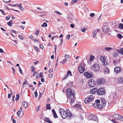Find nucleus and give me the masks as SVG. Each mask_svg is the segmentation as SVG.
I'll return each instance as SVG.
<instances>
[{
    "mask_svg": "<svg viewBox=\"0 0 123 123\" xmlns=\"http://www.w3.org/2000/svg\"><path fill=\"white\" fill-rule=\"evenodd\" d=\"M91 69L94 71L97 72L100 69L99 65L97 64H93L91 66Z\"/></svg>",
    "mask_w": 123,
    "mask_h": 123,
    "instance_id": "obj_1",
    "label": "nucleus"
},
{
    "mask_svg": "<svg viewBox=\"0 0 123 123\" xmlns=\"http://www.w3.org/2000/svg\"><path fill=\"white\" fill-rule=\"evenodd\" d=\"M66 91L68 97L70 98L72 95L73 96L74 98L75 97V94L74 93H73L72 90L71 89H67Z\"/></svg>",
    "mask_w": 123,
    "mask_h": 123,
    "instance_id": "obj_2",
    "label": "nucleus"
},
{
    "mask_svg": "<svg viewBox=\"0 0 123 123\" xmlns=\"http://www.w3.org/2000/svg\"><path fill=\"white\" fill-rule=\"evenodd\" d=\"M113 117L115 119L121 121H123V117L120 115L115 114L113 115Z\"/></svg>",
    "mask_w": 123,
    "mask_h": 123,
    "instance_id": "obj_3",
    "label": "nucleus"
},
{
    "mask_svg": "<svg viewBox=\"0 0 123 123\" xmlns=\"http://www.w3.org/2000/svg\"><path fill=\"white\" fill-rule=\"evenodd\" d=\"M93 99V96L91 95L85 98L84 101L85 103H88L92 101Z\"/></svg>",
    "mask_w": 123,
    "mask_h": 123,
    "instance_id": "obj_4",
    "label": "nucleus"
},
{
    "mask_svg": "<svg viewBox=\"0 0 123 123\" xmlns=\"http://www.w3.org/2000/svg\"><path fill=\"white\" fill-rule=\"evenodd\" d=\"M105 90L103 88H100L98 89L97 91V93L98 95H103L105 94Z\"/></svg>",
    "mask_w": 123,
    "mask_h": 123,
    "instance_id": "obj_5",
    "label": "nucleus"
},
{
    "mask_svg": "<svg viewBox=\"0 0 123 123\" xmlns=\"http://www.w3.org/2000/svg\"><path fill=\"white\" fill-rule=\"evenodd\" d=\"M109 29V28L107 26L103 25L102 27V30L104 33L107 34L108 33Z\"/></svg>",
    "mask_w": 123,
    "mask_h": 123,
    "instance_id": "obj_6",
    "label": "nucleus"
},
{
    "mask_svg": "<svg viewBox=\"0 0 123 123\" xmlns=\"http://www.w3.org/2000/svg\"><path fill=\"white\" fill-rule=\"evenodd\" d=\"M89 86L91 87H93L96 84V82L93 79L90 80L88 82Z\"/></svg>",
    "mask_w": 123,
    "mask_h": 123,
    "instance_id": "obj_7",
    "label": "nucleus"
},
{
    "mask_svg": "<svg viewBox=\"0 0 123 123\" xmlns=\"http://www.w3.org/2000/svg\"><path fill=\"white\" fill-rule=\"evenodd\" d=\"M85 76L87 78H90L92 77L93 76V74L91 73H89L88 72H85L84 73Z\"/></svg>",
    "mask_w": 123,
    "mask_h": 123,
    "instance_id": "obj_8",
    "label": "nucleus"
},
{
    "mask_svg": "<svg viewBox=\"0 0 123 123\" xmlns=\"http://www.w3.org/2000/svg\"><path fill=\"white\" fill-rule=\"evenodd\" d=\"M100 60L102 62L103 65H105L107 64V62L105 60V58L104 57H101L100 58Z\"/></svg>",
    "mask_w": 123,
    "mask_h": 123,
    "instance_id": "obj_9",
    "label": "nucleus"
},
{
    "mask_svg": "<svg viewBox=\"0 0 123 123\" xmlns=\"http://www.w3.org/2000/svg\"><path fill=\"white\" fill-rule=\"evenodd\" d=\"M78 70L80 73H82L85 71V67H83L81 66L80 65Z\"/></svg>",
    "mask_w": 123,
    "mask_h": 123,
    "instance_id": "obj_10",
    "label": "nucleus"
},
{
    "mask_svg": "<svg viewBox=\"0 0 123 123\" xmlns=\"http://www.w3.org/2000/svg\"><path fill=\"white\" fill-rule=\"evenodd\" d=\"M114 70L116 73H118L121 71V68L120 67H116L115 68Z\"/></svg>",
    "mask_w": 123,
    "mask_h": 123,
    "instance_id": "obj_11",
    "label": "nucleus"
},
{
    "mask_svg": "<svg viewBox=\"0 0 123 123\" xmlns=\"http://www.w3.org/2000/svg\"><path fill=\"white\" fill-rule=\"evenodd\" d=\"M97 117L95 116H90L88 117V119L90 120H94L95 121L97 119Z\"/></svg>",
    "mask_w": 123,
    "mask_h": 123,
    "instance_id": "obj_12",
    "label": "nucleus"
},
{
    "mask_svg": "<svg viewBox=\"0 0 123 123\" xmlns=\"http://www.w3.org/2000/svg\"><path fill=\"white\" fill-rule=\"evenodd\" d=\"M97 90V88H94L93 89L91 90L90 91V93L92 94H95Z\"/></svg>",
    "mask_w": 123,
    "mask_h": 123,
    "instance_id": "obj_13",
    "label": "nucleus"
},
{
    "mask_svg": "<svg viewBox=\"0 0 123 123\" xmlns=\"http://www.w3.org/2000/svg\"><path fill=\"white\" fill-rule=\"evenodd\" d=\"M101 103L103 105V106H105L106 104V101L104 98H101Z\"/></svg>",
    "mask_w": 123,
    "mask_h": 123,
    "instance_id": "obj_14",
    "label": "nucleus"
},
{
    "mask_svg": "<svg viewBox=\"0 0 123 123\" xmlns=\"http://www.w3.org/2000/svg\"><path fill=\"white\" fill-rule=\"evenodd\" d=\"M104 81V80L101 79H98L97 81V84L98 85H101L103 83Z\"/></svg>",
    "mask_w": 123,
    "mask_h": 123,
    "instance_id": "obj_15",
    "label": "nucleus"
},
{
    "mask_svg": "<svg viewBox=\"0 0 123 123\" xmlns=\"http://www.w3.org/2000/svg\"><path fill=\"white\" fill-rule=\"evenodd\" d=\"M66 112L67 113V116L69 117H70L72 116V114L69 110L68 109H66Z\"/></svg>",
    "mask_w": 123,
    "mask_h": 123,
    "instance_id": "obj_16",
    "label": "nucleus"
},
{
    "mask_svg": "<svg viewBox=\"0 0 123 123\" xmlns=\"http://www.w3.org/2000/svg\"><path fill=\"white\" fill-rule=\"evenodd\" d=\"M109 69L107 67H105L104 69V73L105 74H107L109 73Z\"/></svg>",
    "mask_w": 123,
    "mask_h": 123,
    "instance_id": "obj_17",
    "label": "nucleus"
},
{
    "mask_svg": "<svg viewBox=\"0 0 123 123\" xmlns=\"http://www.w3.org/2000/svg\"><path fill=\"white\" fill-rule=\"evenodd\" d=\"M59 112L60 113L61 116L63 115V114H64L65 111H64L63 109H60L59 110Z\"/></svg>",
    "mask_w": 123,
    "mask_h": 123,
    "instance_id": "obj_18",
    "label": "nucleus"
},
{
    "mask_svg": "<svg viewBox=\"0 0 123 123\" xmlns=\"http://www.w3.org/2000/svg\"><path fill=\"white\" fill-rule=\"evenodd\" d=\"M44 120L45 122H48L49 123H52V121H50L49 118H47L46 117H45Z\"/></svg>",
    "mask_w": 123,
    "mask_h": 123,
    "instance_id": "obj_19",
    "label": "nucleus"
},
{
    "mask_svg": "<svg viewBox=\"0 0 123 123\" xmlns=\"http://www.w3.org/2000/svg\"><path fill=\"white\" fill-rule=\"evenodd\" d=\"M22 105L25 108H26L28 106V103L25 101H23L22 103Z\"/></svg>",
    "mask_w": 123,
    "mask_h": 123,
    "instance_id": "obj_20",
    "label": "nucleus"
},
{
    "mask_svg": "<svg viewBox=\"0 0 123 123\" xmlns=\"http://www.w3.org/2000/svg\"><path fill=\"white\" fill-rule=\"evenodd\" d=\"M104 106H103V104L102 105V104H98L97 108L100 109H102L103 108Z\"/></svg>",
    "mask_w": 123,
    "mask_h": 123,
    "instance_id": "obj_21",
    "label": "nucleus"
},
{
    "mask_svg": "<svg viewBox=\"0 0 123 123\" xmlns=\"http://www.w3.org/2000/svg\"><path fill=\"white\" fill-rule=\"evenodd\" d=\"M67 113H66V111L64 114H63L61 116L62 117L63 119H65L67 117Z\"/></svg>",
    "mask_w": 123,
    "mask_h": 123,
    "instance_id": "obj_22",
    "label": "nucleus"
},
{
    "mask_svg": "<svg viewBox=\"0 0 123 123\" xmlns=\"http://www.w3.org/2000/svg\"><path fill=\"white\" fill-rule=\"evenodd\" d=\"M94 58V56H92V55H90V57L89 61H90L91 62Z\"/></svg>",
    "mask_w": 123,
    "mask_h": 123,
    "instance_id": "obj_23",
    "label": "nucleus"
},
{
    "mask_svg": "<svg viewBox=\"0 0 123 123\" xmlns=\"http://www.w3.org/2000/svg\"><path fill=\"white\" fill-rule=\"evenodd\" d=\"M118 81L120 83H123V79L122 78H120L118 79Z\"/></svg>",
    "mask_w": 123,
    "mask_h": 123,
    "instance_id": "obj_24",
    "label": "nucleus"
},
{
    "mask_svg": "<svg viewBox=\"0 0 123 123\" xmlns=\"http://www.w3.org/2000/svg\"><path fill=\"white\" fill-rule=\"evenodd\" d=\"M46 107L47 109L50 110L51 108V107L50 106V105L49 104H47L46 105Z\"/></svg>",
    "mask_w": 123,
    "mask_h": 123,
    "instance_id": "obj_25",
    "label": "nucleus"
},
{
    "mask_svg": "<svg viewBox=\"0 0 123 123\" xmlns=\"http://www.w3.org/2000/svg\"><path fill=\"white\" fill-rule=\"evenodd\" d=\"M118 52H119L121 54L123 55V48H121L120 50H118Z\"/></svg>",
    "mask_w": 123,
    "mask_h": 123,
    "instance_id": "obj_26",
    "label": "nucleus"
},
{
    "mask_svg": "<svg viewBox=\"0 0 123 123\" xmlns=\"http://www.w3.org/2000/svg\"><path fill=\"white\" fill-rule=\"evenodd\" d=\"M105 49L107 50L110 51L112 49V48L109 47H106L105 48Z\"/></svg>",
    "mask_w": 123,
    "mask_h": 123,
    "instance_id": "obj_27",
    "label": "nucleus"
},
{
    "mask_svg": "<svg viewBox=\"0 0 123 123\" xmlns=\"http://www.w3.org/2000/svg\"><path fill=\"white\" fill-rule=\"evenodd\" d=\"M27 84H29V83H27V82L26 80H25V81L23 82V84L22 87H25L24 85H27Z\"/></svg>",
    "mask_w": 123,
    "mask_h": 123,
    "instance_id": "obj_28",
    "label": "nucleus"
},
{
    "mask_svg": "<svg viewBox=\"0 0 123 123\" xmlns=\"http://www.w3.org/2000/svg\"><path fill=\"white\" fill-rule=\"evenodd\" d=\"M99 104L96 103H94L93 105V106L94 107L97 108Z\"/></svg>",
    "mask_w": 123,
    "mask_h": 123,
    "instance_id": "obj_29",
    "label": "nucleus"
},
{
    "mask_svg": "<svg viewBox=\"0 0 123 123\" xmlns=\"http://www.w3.org/2000/svg\"><path fill=\"white\" fill-rule=\"evenodd\" d=\"M21 4L19 5H18V6L19 7V9L22 10H24V8L21 6Z\"/></svg>",
    "mask_w": 123,
    "mask_h": 123,
    "instance_id": "obj_30",
    "label": "nucleus"
},
{
    "mask_svg": "<svg viewBox=\"0 0 123 123\" xmlns=\"http://www.w3.org/2000/svg\"><path fill=\"white\" fill-rule=\"evenodd\" d=\"M119 28H120L121 29H123V24L122 23L120 24Z\"/></svg>",
    "mask_w": 123,
    "mask_h": 123,
    "instance_id": "obj_31",
    "label": "nucleus"
},
{
    "mask_svg": "<svg viewBox=\"0 0 123 123\" xmlns=\"http://www.w3.org/2000/svg\"><path fill=\"white\" fill-rule=\"evenodd\" d=\"M117 37L120 39H121L123 37L121 34H117Z\"/></svg>",
    "mask_w": 123,
    "mask_h": 123,
    "instance_id": "obj_32",
    "label": "nucleus"
},
{
    "mask_svg": "<svg viewBox=\"0 0 123 123\" xmlns=\"http://www.w3.org/2000/svg\"><path fill=\"white\" fill-rule=\"evenodd\" d=\"M67 74L68 75L71 76L72 75V74H71V71L70 70H68V72Z\"/></svg>",
    "mask_w": 123,
    "mask_h": 123,
    "instance_id": "obj_33",
    "label": "nucleus"
},
{
    "mask_svg": "<svg viewBox=\"0 0 123 123\" xmlns=\"http://www.w3.org/2000/svg\"><path fill=\"white\" fill-rule=\"evenodd\" d=\"M75 106L78 108H81V106L79 104H76L75 105Z\"/></svg>",
    "mask_w": 123,
    "mask_h": 123,
    "instance_id": "obj_34",
    "label": "nucleus"
},
{
    "mask_svg": "<svg viewBox=\"0 0 123 123\" xmlns=\"http://www.w3.org/2000/svg\"><path fill=\"white\" fill-rule=\"evenodd\" d=\"M47 26V24L45 23L44 22V23L43 25H41L42 27H46Z\"/></svg>",
    "mask_w": 123,
    "mask_h": 123,
    "instance_id": "obj_35",
    "label": "nucleus"
},
{
    "mask_svg": "<svg viewBox=\"0 0 123 123\" xmlns=\"http://www.w3.org/2000/svg\"><path fill=\"white\" fill-rule=\"evenodd\" d=\"M93 36L94 37H96V31H95L93 32Z\"/></svg>",
    "mask_w": 123,
    "mask_h": 123,
    "instance_id": "obj_36",
    "label": "nucleus"
},
{
    "mask_svg": "<svg viewBox=\"0 0 123 123\" xmlns=\"http://www.w3.org/2000/svg\"><path fill=\"white\" fill-rule=\"evenodd\" d=\"M79 65H80V66H81L82 67H84L86 66V64L84 63V62H83V63H80Z\"/></svg>",
    "mask_w": 123,
    "mask_h": 123,
    "instance_id": "obj_37",
    "label": "nucleus"
},
{
    "mask_svg": "<svg viewBox=\"0 0 123 123\" xmlns=\"http://www.w3.org/2000/svg\"><path fill=\"white\" fill-rule=\"evenodd\" d=\"M65 58H66L67 59H69L70 58V57L68 55H67L66 54H65Z\"/></svg>",
    "mask_w": 123,
    "mask_h": 123,
    "instance_id": "obj_38",
    "label": "nucleus"
},
{
    "mask_svg": "<svg viewBox=\"0 0 123 123\" xmlns=\"http://www.w3.org/2000/svg\"><path fill=\"white\" fill-rule=\"evenodd\" d=\"M70 101L71 103H74V100L73 98H71L70 99Z\"/></svg>",
    "mask_w": 123,
    "mask_h": 123,
    "instance_id": "obj_39",
    "label": "nucleus"
},
{
    "mask_svg": "<svg viewBox=\"0 0 123 123\" xmlns=\"http://www.w3.org/2000/svg\"><path fill=\"white\" fill-rule=\"evenodd\" d=\"M34 47L36 50L38 52L39 51V49L35 46H34Z\"/></svg>",
    "mask_w": 123,
    "mask_h": 123,
    "instance_id": "obj_40",
    "label": "nucleus"
},
{
    "mask_svg": "<svg viewBox=\"0 0 123 123\" xmlns=\"http://www.w3.org/2000/svg\"><path fill=\"white\" fill-rule=\"evenodd\" d=\"M20 113L19 112V111H18L17 113V115H18V117H21L23 115H22L21 116L20 115Z\"/></svg>",
    "mask_w": 123,
    "mask_h": 123,
    "instance_id": "obj_41",
    "label": "nucleus"
},
{
    "mask_svg": "<svg viewBox=\"0 0 123 123\" xmlns=\"http://www.w3.org/2000/svg\"><path fill=\"white\" fill-rule=\"evenodd\" d=\"M34 67L33 66H31V71H32V72H33L34 71Z\"/></svg>",
    "mask_w": 123,
    "mask_h": 123,
    "instance_id": "obj_42",
    "label": "nucleus"
},
{
    "mask_svg": "<svg viewBox=\"0 0 123 123\" xmlns=\"http://www.w3.org/2000/svg\"><path fill=\"white\" fill-rule=\"evenodd\" d=\"M65 63V61H64V59H63L62 61H61L60 63L62 64H63Z\"/></svg>",
    "mask_w": 123,
    "mask_h": 123,
    "instance_id": "obj_43",
    "label": "nucleus"
},
{
    "mask_svg": "<svg viewBox=\"0 0 123 123\" xmlns=\"http://www.w3.org/2000/svg\"><path fill=\"white\" fill-rule=\"evenodd\" d=\"M65 63V61H64V59H63L62 61H61L60 63L62 64H63Z\"/></svg>",
    "mask_w": 123,
    "mask_h": 123,
    "instance_id": "obj_44",
    "label": "nucleus"
},
{
    "mask_svg": "<svg viewBox=\"0 0 123 123\" xmlns=\"http://www.w3.org/2000/svg\"><path fill=\"white\" fill-rule=\"evenodd\" d=\"M33 40L35 42H37V43H39V42L38 40H37L36 39H33Z\"/></svg>",
    "mask_w": 123,
    "mask_h": 123,
    "instance_id": "obj_45",
    "label": "nucleus"
},
{
    "mask_svg": "<svg viewBox=\"0 0 123 123\" xmlns=\"http://www.w3.org/2000/svg\"><path fill=\"white\" fill-rule=\"evenodd\" d=\"M54 117L55 118H58V116L56 113L54 114Z\"/></svg>",
    "mask_w": 123,
    "mask_h": 123,
    "instance_id": "obj_46",
    "label": "nucleus"
},
{
    "mask_svg": "<svg viewBox=\"0 0 123 123\" xmlns=\"http://www.w3.org/2000/svg\"><path fill=\"white\" fill-rule=\"evenodd\" d=\"M68 75L67 74L66 76L64 77L63 79H62V80H65L68 77Z\"/></svg>",
    "mask_w": 123,
    "mask_h": 123,
    "instance_id": "obj_47",
    "label": "nucleus"
},
{
    "mask_svg": "<svg viewBox=\"0 0 123 123\" xmlns=\"http://www.w3.org/2000/svg\"><path fill=\"white\" fill-rule=\"evenodd\" d=\"M18 69H19V71L20 73L21 74H22V70L21 69V68L20 67H18Z\"/></svg>",
    "mask_w": 123,
    "mask_h": 123,
    "instance_id": "obj_48",
    "label": "nucleus"
},
{
    "mask_svg": "<svg viewBox=\"0 0 123 123\" xmlns=\"http://www.w3.org/2000/svg\"><path fill=\"white\" fill-rule=\"evenodd\" d=\"M33 72V75H32L33 76H34L35 75H39V74H36V72H35L34 71Z\"/></svg>",
    "mask_w": 123,
    "mask_h": 123,
    "instance_id": "obj_49",
    "label": "nucleus"
},
{
    "mask_svg": "<svg viewBox=\"0 0 123 123\" xmlns=\"http://www.w3.org/2000/svg\"><path fill=\"white\" fill-rule=\"evenodd\" d=\"M10 18V16H8L6 17L5 18H6V20H8Z\"/></svg>",
    "mask_w": 123,
    "mask_h": 123,
    "instance_id": "obj_50",
    "label": "nucleus"
},
{
    "mask_svg": "<svg viewBox=\"0 0 123 123\" xmlns=\"http://www.w3.org/2000/svg\"><path fill=\"white\" fill-rule=\"evenodd\" d=\"M77 0H72L71 2L72 3H76Z\"/></svg>",
    "mask_w": 123,
    "mask_h": 123,
    "instance_id": "obj_51",
    "label": "nucleus"
},
{
    "mask_svg": "<svg viewBox=\"0 0 123 123\" xmlns=\"http://www.w3.org/2000/svg\"><path fill=\"white\" fill-rule=\"evenodd\" d=\"M7 24L8 25L10 26H12V23H11L10 21H9V22H8L7 23Z\"/></svg>",
    "mask_w": 123,
    "mask_h": 123,
    "instance_id": "obj_52",
    "label": "nucleus"
},
{
    "mask_svg": "<svg viewBox=\"0 0 123 123\" xmlns=\"http://www.w3.org/2000/svg\"><path fill=\"white\" fill-rule=\"evenodd\" d=\"M19 95L18 94H17L16 96V99L18 100L19 99Z\"/></svg>",
    "mask_w": 123,
    "mask_h": 123,
    "instance_id": "obj_53",
    "label": "nucleus"
},
{
    "mask_svg": "<svg viewBox=\"0 0 123 123\" xmlns=\"http://www.w3.org/2000/svg\"><path fill=\"white\" fill-rule=\"evenodd\" d=\"M18 111H19V112H20V113H21V112H22V115H23V114H24V111H23L22 110H20Z\"/></svg>",
    "mask_w": 123,
    "mask_h": 123,
    "instance_id": "obj_54",
    "label": "nucleus"
},
{
    "mask_svg": "<svg viewBox=\"0 0 123 123\" xmlns=\"http://www.w3.org/2000/svg\"><path fill=\"white\" fill-rule=\"evenodd\" d=\"M19 38L23 40V39L24 38L23 37L20 35H19Z\"/></svg>",
    "mask_w": 123,
    "mask_h": 123,
    "instance_id": "obj_55",
    "label": "nucleus"
},
{
    "mask_svg": "<svg viewBox=\"0 0 123 123\" xmlns=\"http://www.w3.org/2000/svg\"><path fill=\"white\" fill-rule=\"evenodd\" d=\"M95 102L96 103L98 104L100 102V100L99 99H97L95 100Z\"/></svg>",
    "mask_w": 123,
    "mask_h": 123,
    "instance_id": "obj_56",
    "label": "nucleus"
},
{
    "mask_svg": "<svg viewBox=\"0 0 123 123\" xmlns=\"http://www.w3.org/2000/svg\"><path fill=\"white\" fill-rule=\"evenodd\" d=\"M86 30V29L85 28H83V29H81V31L82 32H84Z\"/></svg>",
    "mask_w": 123,
    "mask_h": 123,
    "instance_id": "obj_57",
    "label": "nucleus"
},
{
    "mask_svg": "<svg viewBox=\"0 0 123 123\" xmlns=\"http://www.w3.org/2000/svg\"><path fill=\"white\" fill-rule=\"evenodd\" d=\"M36 31L37 32L35 31V33L36 35H38L39 34L38 32H39V31L38 30H37Z\"/></svg>",
    "mask_w": 123,
    "mask_h": 123,
    "instance_id": "obj_58",
    "label": "nucleus"
},
{
    "mask_svg": "<svg viewBox=\"0 0 123 123\" xmlns=\"http://www.w3.org/2000/svg\"><path fill=\"white\" fill-rule=\"evenodd\" d=\"M0 11L1 12L3 15H5V12L3 11V10H2L0 9Z\"/></svg>",
    "mask_w": 123,
    "mask_h": 123,
    "instance_id": "obj_59",
    "label": "nucleus"
},
{
    "mask_svg": "<svg viewBox=\"0 0 123 123\" xmlns=\"http://www.w3.org/2000/svg\"><path fill=\"white\" fill-rule=\"evenodd\" d=\"M95 15L94 13H91L90 14V16L91 17H92L94 16Z\"/></svg>",
    "mask_w": 123,
    "mask_h": 123,
    "instance_id": "obj_60",
    "label": "nucleus"
},
{
    "mask_svg": "<svg viewBox=\"0 0 123 123\" xmlns=\"http://www.w3.org/2000/svg\"><path fill=\"white\" fill-rule=\"evenodd\" d=\"M34 94L35 95V97H36L37 96V92H34Z\"/></svg>",
    "mask_w": 123,
    "mask_h": 123,
    "instance_id": "obj_61",
    "label": "nucleus"
},
{
    "mask_svg": "<svg viewBox=\"0 0 123 123\" xmlns=\"http://www.w3.org/2000/svg\"><path fill=\"white\" fill-rule=\"evenodd\" d=\"M56 13L60 15H61L62 14V13H61L59 12L58 11H56Z\"/></svg>",
    "mask_w": 123,
    "mask_h": 123,
    "instance_id": "obj_62",
    "label": "nucleus"
},
{
    "mask_svg": "<svg viewBox=\"0 0 123 123\" xmlns=\"http://www.w3.org/2000/svg\"><path fill=\"white\" fill-rule=\"evenodd\" d=\"M40 107V106H38L36 108V111H38L39 110V107Z\"/></svg>",
    "mask_w": 123,
    "mask_h": 123,
    "instance_id": "obj_63",
    "label": "nucleus"
},
{
    "mask_svg": "<svg viewBox=\"0 0 123 123\" xmlns=\"http://www.w3.org/2000/svg\"><path fill=\"white\" fill-rule=\"evenodd\" d=\"M41 81L42 82H44V78H42L41 79Z\"/></svg>",
    "mask_w": 123,
    "mask_h": 123,
    "instance_id": "obj_64",
    "label": "nucleus"
}]
</instances>
